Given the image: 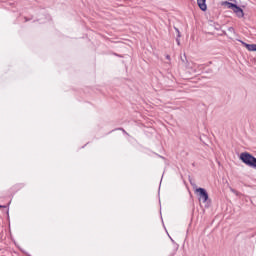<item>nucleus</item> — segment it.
<instances>
[{
	"instance_id": "1",
	"label": "nucleus",
	"mask_w": 256,
	"mask_h": 256,
	"mask_svg": "<svg viewBox=\"0 0 256 256\" xmlns=\"http://www.w3.org/2000/svg\"><path fill=\"white\" fill-rule=\"evenodd\" d=\"M240 159L243 163H245V165H248V167H253V169H256V158L253 155L244 152L240 155Z\"/></svg>"
},
{
	"instance_id": "2",
	"label": "nucleus",
	"mask_w": 256,
	"mask_h": 256,
	"mask_svg": "<svg viewBox=\"0 0 256 256\" xmlns=\"http://www.w3.org/2000/svg\"><path fill=\"white\" fill-rule=\"evenodd\" d=\"M224 5H226L228 9H232L233 13H235V15L240 19L244 17L245 14L243 13V9H241L239 6L231 2H225Z\"/></svg>"
},
{
	"instance_id": "3",
	"label": "nucleus",
	"mask_w": 256,
	"mask_h": 256,
	"mask_svg": "<svg viewBox=\"0 0 256 256\" xmlns=\"http://www.w3.org/2000/svg\"><path fill=\"white\" fill-rule=\"evenodd\" d=\"M195 193L199 195V201L207 203V201L209 200V194L207 193V190H205V188H197L195 190Z\"/></svg>"
},
{
	"instance_id": "4",
	"label": "nucleus",
	"mask_w": 256,
	"mask_h": 256,
	"mask_svg": "<svg viewBox=\"0 0 256 256\" xmlns=\"http://www.w3.org/2000/svg\"><path fill=\"white\" fill-rule=\"evenodd\" d=\"M240 43H242L243 47H245L247 51H256V44H247L246 42L241 40Z\"/></svg>"
},
{
	"instance_id": "5",
	"label": "nucleus",
	"mask_w": 256,
	"mask_h": 256,
	"mask_svg": "<svg viewBox=\"0 0 256 256\" xmlns=\"http://www.w3.org/2000/svg\"><path fill=\"white\" fill-rule=\"evenodd\" d=\"M207 0H197V5L201 11H207Z\"/></svg>"
},
{
	"instance_id": "6",
	"label": "nucleus",
	"mask_w": 256,
	"mask_h": 256,
	"mask_svg": "<svg viewBox=\"0 0 256 256\" xmlns=\"http://www.w3.org/2000/svg\"><path fill=\"white\" fill-rule=\"evenodd\" d=\"M167 59H170V57H169V56H167Z\"/></svg>"
}]
</instances>
